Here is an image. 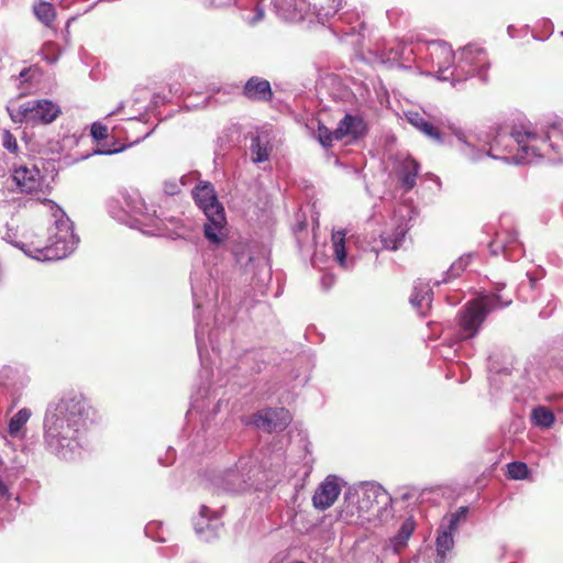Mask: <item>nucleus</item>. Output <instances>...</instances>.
Here are the masks:
<instances>
[{
    "label": "nucleus",
    "instance_id": "obj_22",
    "mask_svg": "<svg viewBox=\"0 0 563 563\" xmlns=\"http://www.w3.org/2000/svg\"><path fill=\"white\" fill-rule=\"evenodd\" d=\"M340 486L334 477H327L316 489L312 497L313 506L317 509L325 510L330 508L340 495Z\"/></svg>",
    "mask_w": 563,
    "mask_h": 563
},
{
    "label": "nucleus",
    "instance_id": "obj_40",
    "mask_svg": "<svg viewBox=\"0 0 563 563\" xmlns=\"http://www.w3.org/2000/svg\"><path fill=\"white\" fill-rule=\"evenodd\" d=\"M318 137L322 146L329 147L332 145V142L335 140L334 131H330L323 125L318 128Z\"/></svg>",
    "mask_w": 563,
    "mask_h": 563
},
{
    "label": "nucleus",
    "instance_id": "obj_16",
    "mask_svg": "<svg viewBox=\"0 0 563 563\" xmlns=\"http://www.w3.org/2000/svg\"><path fill=\"white\" fill-rule=\"evenodd\" d=\"M493 255L503 254L507 261H518L525 254L523 245L517 238V232L509 228H501L496 232L495 239L489 243Z\"/></svg>",
    "mask_w": 563,
    "mask_h": 563
},
{
    "label": "nucleus",
    "instance_id": "obj_41",
    "mask_svg": "<svg viewBox=\"0 0 563 563\" xmlns=\"http://www.w3.org/2000/svg\"><path fill=\"white\" fill-rule=\"evenodd\" d=\"M2 146L10 153L18 151V143L15 136L8 130H4L2 134Z\"/></svg>",
    "mask_w": 563,
    "mask_h": 563
},
{
    "label": "nucleus",
    "instance_id": "obj_53",
    "mask_svg": "<svg viewBox=\"0 0 563 563\" xmlns=\"http://www.w3.org/2000/svg\"><path fill=\"white\" fill-rule=\"evenodd\" d=\"M561 35L563 36V32H561Z\"/></svg>",
    "mask_w": 563,
    "mask_h": 563
},
{
    "label": "nucleus",
    "instance_id": "obj_34",
    "mask_svg": "<svg viewBox=\"0 0 563 563\" xmlns=\"http://www.w3.org/2000/svg\"><path fill=\"white\" fill-rule=\"evenodd\" d=\"M530 418L532 424L541 429H550L555 422L553 411L545 406L533 408Z\"/></svg>",
    "mask_w": 563,
    "mask_h": 563
},
{
    "label": "nucleus",
    "instance_id": "obj_12",
    "mask_svg": "<svg viewBox=\"0 0 563 563\" xmlns=\"http://www.w3.org/2000/svg\"><path fill=\"white\" fill-rule=\"evenodd\" d=\"M468 514L466 506H461L455 512L444 516L439 525L435 537V563H444L448 554L454 548V534L457 532L461 523L465 522Z\"/></svg>",
    "mask_w": 563,
    "mask_h": 563
},
{
    "label": "nucleus",
    "instance_id": "obj_39",
    "mask_svg": "<svg viewBox=\"0 0 563 563\" xmlns=\"http://www.w3.org/2000/svg\"><path fill=\"white\" fill-rule=\"evenodd\" d=\"M264 18V8L261 5L258 0H255V7L253 13L243 15V19L251 25L261 22Z\"/></svg>",
    "mask_w": 563,
    "mask_h": 563
},
{
    "label": "nucleus",
    "instance_id": "obj_10",
    "mask_svg": "<svg viewBox=\"0 0 563 563\" xmlns=\"http://www.w3.org/2000/svg\"><path fill=\"white\" fill-rule=\"evenodd\" d=\"M488 68L489 60L486 51L476 44H470L460 51L459 62L451 71L453 86L474 76L486 82L488 80Z\"/></svg>",
    "mask_w": 563,
    "mask_h": 563
},
{
    "label": "nucleus",
    "instance_id": "obj_24",
    "mask_svg": "<svg viewBox=\"0 0 563 563\" xmlns=\"http://www.w3.org/2000/svg\"><path fill=\"white\" fill-rule=\"evenodd\" d=\"M207 222L203 224L206 239L213 244L221 243L225 236V214L224 210L206 216Z\"/></svg>",
    "mask_w": 563,
    "mask_h": 563
},
{
    "label": "nucleus",
    "instance_id": "obj_29",
    "mask_svg": "<svg viewBox=\"0 0 563 563\" xmlns=\"http://www.w3.org/2000/svg\"><path fill=\"white\" fill-rule=\"evenodd\" d=\"M32 416L29 408L20 409L10 420L8 424V433L11 438L22 440L25 435L24 427Z\"/></svg>",
    "mask_w": 563,
    "mask_h": 563
},
{
    "label": "nucleus",
    "instance_id": "obj_35",
    "mask_svg": "<svg viewBox=\"0 0 563 563\" xmlns=\"http://www.w3.org/2000/svg\"><path fill=\"white\" fill-rule=\"evenodd\" d=\"M199 515H200V518L195 523L196 532L199 536H202L206 532V530H208L210 528L212 530L216 529V526H217L216 521L218 519L216 511H212L211 509H209L207 506L203 505L200 508Z\"/></svg>",
    "mask_w": 563,
    "mask_h": 563
},
{
    "label": "nucleus",
    "instance_id": "obj_38",
    "mask_svg": "<svg viewBox=\"0 0 563 563\" xmlns=\"http://www.w3.org/2000/svg\"><path fill=\"white\" fill-rule=\"evenodd\" d=\"M219 410V402L216 404L210 412L207 410L206 401L203 399L195 398L191 402V407L188 410V415H192L194 412L200 413L201 416L209 417V415L214 416Z\"/></svg>",
    "mask_w": 563,
    "mask_h": 563
},
{
    "label": "nucleus",
    "instance_id": "obj_23",
    "mask_svg": "<svg viewBox=\"0 0 563 563\" xmlns=\"http://www.w3.org/2000/svg\"><path fill=\"white\" fill-rule=\"evenodd\" d=\"M232 254L236 264L245 272H251L261 261L258 257L260 249L257 245L240 241L232 247Z\"/></svg>",
    "mask_w": 563,
    "mask_h": 563
},
{
    "label": "nucleus",
    "instance_id": "obj_18",
    "mask_svg": "<svg viewBox=\"0 0 563 563\" xmlns=\"http://www.w3.org/2000/svg\"><path fill=\"white\" fill-rule=\"evenodd\" d=\"M290 421L291 415L285 408H265L253 416L254 426L266 432L283 431Z\"/></svg>",
    "mask_w": 563,
    "mask_h": 563
},
{
    "label": "nucleus",
    "instance_id": "obj_43",
    "mask_svg": "<svg viewBox=\"0 0 563 563\" xmlns=\"http://www.w3.org/2000/svg\"><path fill=\"white\" fill-rule=\"evenodd\" d=\"M180 185L176 179L166 180L164 183V192L168 196H174L180 191Z\"/></svg>",
    "mask_w": 563,
    "mask_h": 563
},
{
    "label": "nucleus",
    "instance_id": "obj_21",
    "mask_svg": "<svg viewBox=\"0 0 563 563\" xmlns=\"http://www.w3.org/2000/svg\"><path fill=\"white\" fill-rule=\"evenodd\" d=\"M192 195L197 206L203 211L205 216L214 214V212L224 210L210 183L196 186Z\"/></svg>",
    "mask_w": 563,
    "mask_h": 563
},
{
    "label": "nucleus",
    "instance_id": "obj_51",
    "mask_svg": "<svg viewBox=\"0 0 563 563\" xmlns=\"http://www.w3.org/2000/svg\"><path fill=\"white\" fill-rule=\"evenodd\" d=\"M514 31H515V27H514V26H511V25H510V26H508L507 32H508V34H509V36H510V37H515V32H514Z\"/></svg>",
    "mask_w": 563,
    "mask_h": 563
},
{
    "label": "nucleus",
    "instance_id": "obj_50",
    "mask_svg": "<svg viewBox=\"0 0 563 563\" xmlns=\"http://www.w3.org/2000/svg\"><path fill=\"white\" fill-rule=\"evenodd\" d=\"M551 313H552V310H549V311H548V310H545V309H544V310H541V311H540V316H541V317H543V318H548V317H550V316H551Z\"/></svg>",
    "mask_w": 563,
    "mask_h": 563
},
{
    "label": "nucleus",
    "instance_id": "obj_31",
    "mask_svg": "<svg viewBox=\"0 0 563 563\" xmlns=\"http://www.w3.org/2000/svg\"><path fill=\"white\" fill-rule=\"evenodd\" d=\"M475 255V253H466L460 256L454 263H452L449 269L444 273L443 278L441 280L435 282V285L448 284L453 279L457 278L459 276H461V274L468 267L470 263L472 262Z\"/></svg>",
    "mask_w": 563,
    "mask_h": 563
},
{
    "label": "nucleus",
    "instance_id": "obj_25",
    "mask_svg": "<svg viewBox=\"0 0 563 563\" xmlns=\"http://www.w3.org/2000/svg\"><path fill=\"white\" fill-rule=\"evenodd\" d=\"M243 95L253 101H269L273 98L268 80L261 77H251L243 87Z\"/></svg>",
    "mask_w": 563,
    "mask_h": 563
},
{
    "label": "nucleus",
    "instance_id": "obj_11",
    "mask_svg": "<svg viewBox=\"0 0 563 563\" xmlns=\"http://www.w3.org/2000/svg\"><path fill=\"white\" fill-rule=\"evenodd\" d=\"M10 117L15 123L49 124L60 114L57 103L48 99H34L10 109Z\"/></svg>",
    "mask_w": 563,
    "mask_h": 563
},
{
    "label": "nucleus",
    "instance_id": "obj_19",
    "mask_svg": "<svg viewBox=\"0 0 563 563\" xmlns=\"http://www.w3.org/2000/svg\"><path fill=\"white\" fill-rule=\"evenodd\" d=\"M367 130V124L361 115L346 113L338 123L334 136L336 141L345 137L357 141L365 136Z\"/></svg>",
    "mask_w": 563,
    "mask_h": 563
},
{
    "label": "nucleus",
    "instance_id": "obj_8",
    "mask_svg": "<svg viewBox=\"0 0 563 563\" xmlns=\"http://www.w3.org/2000/svg\"><path fill=\"white\" fill-rule=\"evenodd\" d=\"M343 0H273L276 14L289 22H299L309 14L316 15L318 21L324 22L335 15L342 8Z\"/></svg>",
    "mask_w": 563,
    "mask_h": 563
},
{
    "label": "nucleus",
    "instance_id": "obj_9",
    "mask_svg": "<svg viewBox=\"0 0 563 563\" xmlns=\"http://www.w3.org/2000/svg\"><path fill=\"white\" fill-rule=\"evenodd\" d=\"M253 470L252 460L242 457L233 467L213 474L209 478L210 489L227 494L245 492L253 486Z\"/></svg>",
    "mask_w": 563,
    "mask_h": 563
},
{
    "label": "nucleus",
    "instance_id": "obj_7",
    "mask_svg": "<svg viewBox=\"0 0 563 563\" xmlns=\"http://www.w3.org/2000/svg\"><path fill=\"white\" fill-rule=\"evenodd\" d=\"M499 290L500 288H497L495 292L484 294L468 301L459 312L460 340L474 338L490 312L508 307L512 302L511 297L499 295Z\"/></svg>",
    "mask_w": 563,
    "mask_h": 563
},
{
    "label": "nucleus",
    "instance_id": "obj_17",
    "mask_svg": "<svg viewBox=\"0 0 563 563\" xmlns=\"http://www.w3.org/2000/svg\"><path fill=\"white\" fill-rule=\"evenodd\" d=\"M9 183L15 185L21 194L32 195L42 191L45 178L35 165H20L13 169L11 178L7 180Z\"/></svg>",
    "mask_w": 563,
    "mask_h": 563
},
{
    "label": "nucleus",
    "instance_id": "obj_14",
    "mask_svg": "<svg viewBox=\"0 0 563 563\" xmlns=\"http://www.w3.org/2000/svg\"><path fill=\"white\" fill-rule=\"evenodd\" d=\"M405 118L413 128L435 144L442 145L444 143L441 132L444 126V119L441 114L426 110L422 112L410 110L405 112Z\"/></svg>",
    "mask_w": 563,
    "mask_h": 563
},
{
    "label": "nucleus",
    "instance_id": "obj_36",
    "mask_svg": "<svg viewBox=\"0 0 563 563\" xmlns=\"http://www.w3.org/2000/svg\"><path fill=\"white\" fill-rule=\"evenodd\" d=\"M35 16L46 26H51L56 18V12L52 3L41 1L33 8Z\"/></svg>",
    "mask_w": 563,
    "mask_h": 563
},
{
    "label": "nucleus",
    "instance_id": "obj_52",
    "mask_svg": "<svg viewBox=\"0 0 563 563\" xmlns=\"http://www.w3.org/2000/svg\"><path fill=\"white\" fill-rule=\"evenodd\" d=\"M27 74V70L26 69H23L21 73H20V77L21 78H24Z\"/></svg>",
    "mask_w": 563,
    "mask_h": 563
},
{
    "label": "nucleus",
    "instance_id": "obj_44",
    "mask_svg": "<svg viewBox=\"0 0 563 563\" xmlns=\"http://www.w3.org/2000/svg\"><path fill=\"white\" fill-rule=\"evenodd\" d=\"M157 527H158V525H157L156 522H151V523H148V525L145 527L144 532H145V534H146L147 537L153 538V539H155V540H157V541H159V542H164V541H165V539H164L163 537H161V536H157V537H156V536H154V530H155Z\"/></svg>",
    "mask_w": 563,
    "mask_h": 563
},
{
    "label": "nucleus",
    "instance_id": "obj_3",
    "mask_svg": "<svg viewBox=\"0 0 563 563\" xmlns=\"http://www.w3.org/2000/svg\"><path fill=\"white\" fill-rule=\"evenodd\" d=\"M36 201L47 207L54 218L53 225L48 228L47 239L45 241L10 240V243L26 256L40 262L63 260L71 254L79 243V238L74 233L73 222L53 200L44 198Z\"/></svg>",
    "mask_w": 563,
    "mask_h": 563
},
{
    "label": "nucleus",
    "instance_id": "obj_49",
    "mask_svg": "<svg viewBox=\"0 0 563 563\" xmlns=\"http://www.w3.org/2000/svg\"><path fill=\"white\" fill-rule=\"evenodd\" d=\"M123 107H124V103H123V102H120V103H119V106H118V108H117L114 111L110 112V113H109V115H112V114L119 113V112L121 111V109H123Z\"/></svg>",
    "mask_w": 563,
    "mask_h": 563
},
{
    "label": "nucleus",
    "instance_id": "obj_28",
    "mask_svg": "<svg viewBox=\"0 0 563 563\" xmlns=\"http://www.w3.org/2000/svg\"><path fill=\"white\" fill-rule=\"evenodd\" d=\"M1 379H2L1 384L7 389L12 390L13 393L20 391L29 383V378L24 374L20 373L19 371H16L12 367H4L2 369Z\"/></svg>",
    "mask_w": 563,
    "mask_h": 563
},
{
    "label": "nucleus",
    "instance_id": "obj_45",
    "mask_svg": "<svg viewBox=\"0 0 563 563\" xmlns=\"http://www.w3.org/2000/svg\"><path fill=\"white\" fill-rule=\"evenodd\" d=\"M123 150H124V147L113 148V150H97V151H95V153L100 154V155H111V154L120 153Z\"/></svg>",
    "mask_w": 563,
    "mask_h": 563
},
{
    "label": "nucleus",
    "instance_id": "obj_30",
    "mask_svg": "<svg viewBox=\"0 0 563 563\" xmlns=\"http://www.w3.org/2000/svg\"><path fill=\"white\" fill-rule=\"evenodd\" d=\"M252 161L256 164L266 162L272 152V145L266 136L256 135L251 140Z\"/></svg>",
    "mask_w": 563,
    "mask_h": 563
},
{
    "label": "nucleus",
    "instance_id": "obj_2",
    "mask_svg": "<svg viewBox=\"0 0 563 563\" xmlns=\"http://www.w3.org/2000/svg\"><path fill=\"white\" fill-rule=\"evenodd\" d=\"M98 411L80 391L68 390L51 400L43 418V440L46 450L62 460H71L82 446Z\"/></svg>",
    "mask_w": 563,
    "mask_h": 563
},
{
    "label": "nucleus",
    "instance_id": "obj_20",
    "mask_svg": "<svg viewBox=\"0 0 563 563\" xmlns=\"http://www.w3.org/2000/svg\"><path fill=\"white\" fill-rule=\"evenodd\" d=\"M422 53V47H419L418 52L413 48L410 43L404 40H397L389 44L384 51V56L389 62L398 63L400 67H410V63L415 62V56Z\"/></svg>",
    "mask_w": 563,
    "mask_h": 563
},
{
    "label": "nucleus",
    "instance_id": "obj_5",
    "mask_svg": "<svg viewBox=\"0 0 563 563\" xmlns=\"http://www.w3.org/2000/svg\"><path fill=\"white\" fill-rule=\"evenodd\" d=\"M109 214L119 222L139 229L145 234L161 232V218L154 207H148L139 192L120 191L107 201Z\"/></svg>",
    "mask_w": 563,
    "mask_h": 563
},
{
    "label": "nucleus",
    "instance_id": "obj_37",
    "mask_svg": "<svg viewBox=\"0 0 563 563\" xmlns=\"http://www.w3.org/2000/svg\"><path fill=\"white\" fill-rule=\"evenodd\" d=\"M508 477L511 479H525L529 475V468L523 462H511L507 465Z\"/></svg>",
    "mask_w": 563,
    "mask_h": 563
},
{
    "label": "nucleus",
    "instance_id": "obj_33",
    "mask_svg": "<svg viewBox=\"0 0 563 563\" xmlns=\"http://www.w3.org/2000/svg\"><path fill=\"white\" fill-rule=\"evenodd\" d=\"M345 233L344 231H336L332 234L333 253L336 262L343 268H350L353 266V262H349L346 258L345 250Z\"/></svg>",
    "mask_w": 563,
    "mask_h": 563
},
{
    "label": "nucleus",
    "instance_id": "obj_27",
    "mask_svg": "<svg viewBox=\"0 0 563 563\" xmlns=\"http://www.w3.org/2000/svg\"><path fill=\"white\" fill-rule=\"evenodd\" d=\"M418 173L419 164L416 159L407 157L400 162L397 168V176L405 191H410L416 186Z\"/></svg>",
    "mask_w": 563,
    "mask_h": 563
},
{
    "label": "nucleus",
    "instance_id": "obj_32",
    "mask_svg": "<svg viewBox=\"0 0 563 563\" xmlns=\"http://www.w3.org/2000/svg\"><path fill=\"white\" fill-rule=\"evenodd\" d=\"M416 528V522L412 517L407 518L400 526L398 532L390 540L395 552L407 545V542Z\"/></svg>",
    "mask_w": 563,
    "mask_h": 563
},
{
    "label": "nucleus",
    "instance_id": "obj_1",
    "mask_svg": "<svg viewBox=\"0 0 563 563\" xmlns=\"http://www.w3.org/2000/svg\"><path fill=\"white\" fill-rule=\"evenodd\" d=\"M454 135L461 154L471 162L487 156L508 164H531L539 159L563 163V122H555L541 133L525 124H504L483 144L475 134L455 130Z\"/></svg>",
    "mask_w": 563,
    "mask_h": 563
},
{
    "label": "nucleus",
    "instance_id": "obj_48",
    "mask_svg": "<svg viewBox=\"0 0 563 563\" xmlns=\"http://www.w3.org/2000/svg\"><path fill=\"white\" fill-rule=\"evenodd\" d=\"M0 195H1V198H2L3 200H7V201L14 200V198H10V197L7 195V191H5V189H4V188L0 191Z\"/></svg>",
    "mask_w": 563,
    "mask_h": 563
},
{
    "label": "nucleus",
    "instance_id": "obj_6",
    "mask_svg": "<svg viewBox=\"0 0 563 563\" xmlns=\"http://www.w3.org/2000/svg\"><path fill=\"white\" fill-rule=\"evenodd\" d=\"M192 296L195 303V319H196V344L197 351L201 363L203 364V354L207 351V346L210 345L213 352L219 351L218 336L221 328L225 323L227 317L220 319L219 314L213 317L214 327H210V316L213 312L214 301L217 300V289L212 282L209 280L208 291L202 290L197 285L192 284ZM228 320H232V314L228 317Z\"/></svg>",
    "mask_w": 563,
    "mask_h": 563
},
{
    "label": "nucleus",
    "instance_id": "obj_47",
    "mask_svg": "<svg viewBox=\"0 0 563 563\" xmlns=\"http://www.w3.org/2000/svg\"><path fill=\"white\" fill-rule=\"evenodd\" d=\"M527 277H528V280H529V285L531 288H534L536 287V284H537V280L539 279V277H536L533 276L532 274L530 273H527Z\"/></svg>",
    "mask_w": 563,
    "mask_h": 563
},
{
    "label": "nucleus",
    "instance_id": "obj_46",
    "mask_svg": "<svg viewBox=\"0 0 563 563\" xmlns=\"http://www.w3.org/2000/svg\"><path fill=\"white\" fill-rule=\"evenodd\" d=\"M213 7H225L230 5L234 0H209Z\"/></svg>",
    "mask_w": 563,
    "mask_h": 563
},
{
    "label": "nucleus",
    "instance_id": "obj_15",
    "mask_svg": "<svg viewBox=\"0 0 563 563\" xmlns=\"http://www.w3.org/2000/svg\"><path fill=\"white\" fill-rule=\"evenodd\" d=\"M417 217V211L408 205L399 206L394 213V222L396 228L393 233L387 232L380 235L383 249L396 251L402 244L407 232L410 229L409 222Z\"/></svg>",
    "mask_w": 563,
    "mask_h": 563
},
{
    "label": "nucleus",
    "instance_id": "obj_4",
    "mask_svg": "<svg viewBox=\"0 0 563 563\" xmlns=\"http://www.w3.org/2000/svg\"><path fill=\"white\" fill-rule=\"evenodd\" d=\"M394 517L393 498L378 483H362L344 496L340 518L349 525H384Z\"/></svg>",
    "mask_w": 563,
    "mask_h": 563
},
{
    "label": "nucleus",
    "instance_id": "obj_13",
    "mask_svg": "<svg viewBox=\"0 0 563 563\" xmlns=\"http://www.w3.org/2000/svg\"><path fill=\"white\" fill-rule=\"evenodd\" d=\"M423 48L426 54L422 58L437 71L438 78L453 82L451 71L455 54L452 47L443 41H432L423 45Z\"/></svg>",
    "mask_w": 563,
    "mask_h": 563
},
{
    "label": "nucleus",
    "instance_id": "obj_26",
    "mask_svg": "<svg viewBox=\"0 0 563 563\" xmlns=\"http://www.w3.org/2000/svg\"><path fill=\"white\" fill-rule=\"evenodd\" d=\"M432 289L428 283L418 282L413 286L410 303L421 314L426 316L431 307Z\"/></svg>",
    "mask_w": 563,
    "mask_h": 563
},
{
    "label": "nucleus",
    "instance_id": "obj_42",
    "mask_svg": "<svg viewBox=\"0 0 563 563\" xmlns=\"http://www.w3.org/2000/svg\"><path fill=\"white\" fill-rule=\"evenodd\" d=\"M91 135L95 140H104L108 137V128L99 122L91 125Z\"/></svg>",
    "mask_w": 563,
    "mask_h": 563
}]
</instances>
